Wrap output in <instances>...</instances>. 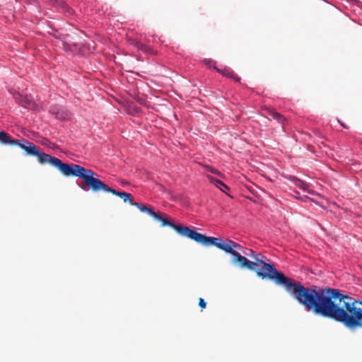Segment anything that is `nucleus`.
<instances>
[{
  "label": "nucleus",
  "mask_w": 362,
  "mask_h": 362,
  "mask_svg": "<svg viewBox=\"0 0 362 362\" xmlns=\"http://www.w3.org/2000/svg\"><path fill=\"white\" fill-rule=\"evenodd\" d=\"M11 143L12 144H10L11 146H18L26 152L27 155L36 156L40 164H49L57 168L64 176H71L74 167L76 165V164L74 163H64L58 158L42 152L33 143L24 139L20 140L12 139Z\"/></svg>",
  "instance_id": "obj_5"
},
{
  "label": "nucleus",
  "mask_w": 362,
  "mask_h": 362,
  "mask_svg": "<svg viewBox=\"0 0 362 362\" xmlns=\"http://www.w3.org/2000/svg\"><path fill=\"white\" fill-rule=\"evenodd\" d=\"M199 305L202 308H206V302L204 301V300L202 298H199Z\"/></svg>",
  "instance_id": "obj_18"
},
{
  "label": "nucleus",
  "mask_w": 362,
  "mask_h": 362,
  "mask_svg": "<svg viewBox=\"0 0 362 362\" xmlns=\"http://www.w3.org/2000/svg\"><path fill=\"white\" fill-rule=\"evenodd\" d=\"M298 303L306 311L341 322L348 328L362 327V300L344 295L339 289L308 287Z\"/></svg>",
  "instance_id": "obj_1"
},
{
  "label": "nucleus",
  "mask_w": 362,
  "mask_h": 362,
  "mask_svg": "<svg viewBox=\"0 0 362 362\" xmlns=\"http://www.w3.org/2000/svg\"><path fill=\"white\" fill-rule=\"evenodd\" d=\"M132 205L136 206L141 212H145L149 214L151 216H155V211L151 208L139 202H133Z\"/></svg>",
  "instance_id": "obj_11"
},
{
  "label": "nucleus",
  "mask_w": 362,
  "mask_h": 362,
  "mask_svg": "<svg viewBox=\"0 0 362 362\" xmlns=\"http://www.w3.org/2000/svg\"><path fill=\"white\" fill-rule=\"evenodd\" d=\"M203 167L208 172H210V173H213L214 175H216L218 177H222L223 176V173L221 172H220L219 170H218L217 169L213 168L211 165H204Z\"/></svg>",
  "instance_id": "obj_14"
},
{
  "label": "nucleus",
  "mask_w": 362,
  "mask_h": 362,
  "mask_svg": "<svg viewBox=\"0 0 362 362\" xmlns=\"http://www.w3.org/2000/svg\"><path fill=\"white\" fill-rule=\"evenodd\" d=\"M252 258L255 261L257 267L255 272L258 276L262 279H269L274 281L277 285H281L293 299L298 303L303 296L308 287L299 282H296L286 277L282 272L277 271L270 259L260 252L255 251Z\"/></svg>",
  "instance_id": "obj_2"
},
{
  "label": "nucleus",
  "mask_w": 362,
  "mask_h": 362,
  "mask_svg": "<svg viewBox=\"0 0 362 362\" xmlns=\"http://www.w3.org/2000/svg\"><path fill=\"white\" fill-rule=\"evenodd\" d=\"M214 69H216L218 72L221 73L222 75L233 78L237 81H240V78H238L234 71L228 67H224L223 69H219L216 66H214Z\"/></svg>",
  "instance_id": "obj_9"
},
{
  "label": "nucleus",
  "mask_w": 362,
  "mask_h": 362,
  "mask_svg": "<svg viewBox=\"0 0 362 362\" xmlns=\"http://www.w3.org/2000/svg\"><path fill=\"white\" fill-rule=\"evenodd\" d=\"M206 177L210 182V183L215 185L223 192H226V189H228V187L226 184H224L221 180H218L210 175H206Z\"/></svg>",
  "instance_id": "obj_8"
},
{
  "label": "nucleus",
  "mask_w": 362,
  "mask_h": 362,
  "mask_svg": "<svg viewBox=\"0 0 362 362\" xmlns=\"http://www.w3.org/2000/svg\"><path fill=\"white\" fill-rule=\"evenodd\" d=\"M53 114L56 115L57 118L59 119H66L69 118V114L68 112L64 111L63 110H59L57 112H54L53 110H52Z\"/></svg>",
  "instance_id": "obj_13"
},
{
  "label": "nucleus",
  "mask_w": 362,
  "mask_h": 362,
  "mask_svg": "<svg viewBox=\"0 0 362 362\" xmlns=\"http://www.w3.org/2000/svg\"><path fill=\"white\" fill-rule=\"evenodd\" d=\"M197 230V229H196ZM192 240L204 246L214 245L216 247L223 250L225 252L230 254L233 257L232 262L240 268H247L249 270H255L257 264L247 259L245 257L240 255L237 249H241L242 246L237 243L226 239V242H222L221 238L206 236L195 231Z\"/></svg>",
  "instance_id": "obj_3"
},
{
  "label": "nucleus",
  "mask_w": 362,
  "mask_h": 362,
  "mask_svg": "<svg viewBox=\"0 0 362 362\" xmlns=\"http://www.w3.org/2000/svg\"><path fill=\"white\" fill-rule=\"evenodd\" d=\"M271 117L274 119L276 120L279 124H283L286 120L285 117L282 115H281L278 112H272Z\"/></svg>",
  "instance_id": "obj_15"
},
{
  "label": "nucleus",
  "mask_w": 362,
  "mask_h": 362,
  "mask_svg": "<svg viewBox=\"0 0 362 362\" xmlns=\"http://www.w3.org/2000/svg\"><path fill=\"white\" fill-rule=\"evenodd\" d=\"M306 192L310 194H312V195H316V196H320V194L317 192H315L313 189H312L310 188V186L308 188V190H306Z\"/></svg>",
  "instance_id": "obj_19"
},
{
  "label": "nucleus",
  "mask_w": 362,
  "mask_h": 362,
  "mask_svg": "<svg viewBox=\"0 0 362 362\" xmlns=\"http://www.w3.org/2000/svg\"><path fill=\"white\" fill-rule=\"evenodd\" d=\"M204 63L210 68L213 67L214 69V64H215V62L213 61V60H211V59H204Z\"/></svg>",
  "instance_id": "obj_17"
},
{
  "label": "nucleus",
  "mask_w": 362,
  "mask_h": 362,
  "mask_svg": "<svg viewBox=\"0 0 362 362\" xmlns=\"http://www.w3.org/2000/svg\"><path fill=\"white\" fill-rule=\"evenodd\" d=\"M289 180L295 185V186L299 187L305 192L308 190V188L310 185L309 183H307L294 176H290Z\"/></svg>",
  "instance_id": "obj_10"
},
{
  "label": "nucleus",
  "mask_w": 362,
  "mask_h": 362,
  "mask_svg": "<svg viewBox=\"0 0 362 362\" xmlns=\"http://www.w3.org/2000/svg\"><path fill=\"white\" fill-rule=\"evenodd\" d=\"M12 142L11 136L4 131H0V144L10 145Z\"/></svg>",
  "instance_id": "obj_12"
},
{
  "label": "nucleus",
  "mask_w": 362,
  "mask_h": 362,
  "mask_svg": "<svg viewBox=\"0 0 362 362\" xmlns=\"http://www.w3.org/2000/svg\"><path fill=\"white\" fill-rule=\"evenodd\" d=\"M16 100L18 103V104L23 107L30 108V109H35L36 104L33 101V98L31 95L25 94H18L16 96Z\"/></svg>",
  "instance_id": "obj_7"
},
{
  "label": "nucleus",
  "mask_w": 362,
  "mask_h": 362,
  "mask_svg": "<svg viewBox=\"0 0 362 362\" xmlns=\"http://www.w3.org/2000/svg\"><path fill=\"white\" fill-rule=\"evenodd\" d=\"M71 176L81 178L83 181V185L78 184V186L83 190L87 192L91 189L94 192L103 191L105 192H110L116 196L123 199L124 202H129L132 205V195L126 192H118L114 188L109 187L105 182L99 180V175L95 173L93 170L86 168L78 164L74 167V172Z\"/></svg>",
  "instance_id": "obj_4"
},
{
  "label": "nucleus",
  "mask_w": 362,
  "mask_h": 362,
  "mask_svg": "<svg viewBox=\"0 0 362 362\" xmlns=\"http://www.w3.org/2000/svg\"><path fill=\"white\" fill-rule=\"evenodd\" d=\"M340 124H341V125L342 127H344V128H347V127L345 125V124H343V123H340Z\"/></svg>",
  "instance_id": "obj_21"
},
{
  "label": "nucleus",
  "mask_w": 362,
  "mask_h": 362,
  "mask_svg": "<svg viewBox=\"0 0 362 362\" xmlns=\"http://www.w3.org/2000/svg\"><path fill=\"white\" fill-rule=\"evenodd\" d=\"M303 200L305 199H310V198L308 196H305L303 198H302Z\"/></svg>",
  "instance_id": "obj_20"
},
{
  "label": "nucleus",
  "mask_w": 362,
  "mask_h": 362,
  "mask_svg": "<svg viewBox=\"0 0 362 362\" xmlns=\"http://www.w3.org/2000/svg\"><path fill=\"white\" fill-rule=\"evenodd\" d=\"M237 251L239 252L240 254H243L245 256H247L252 258L255 252L253 250L249 248H244L243 246L241 249H237Z\"/></svg>",
  "instance_id": "obj_16"
},
{
  "label": "nucleus",
  "mask_w": 362,
  "mask_h": 362,
  "mask_svg": "<svg viewBox=\"0 0 362 362\" xmlns=\"http://www.w3.org/2000/svg\"><path fill=\"white\" fill-rule=\"evenodd\" d=\"M152 217H153L156 220L160 221L162 227L170 226V228H173L180 235L192 240L196 231L195 228H192L181 224H175L168 220V216L163 212H155V216H153Z\"/></svg>",
  "instance_id": "obj_6"
}]
</instances>
